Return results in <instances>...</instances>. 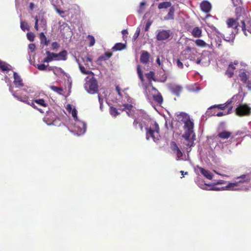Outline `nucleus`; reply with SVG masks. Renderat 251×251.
<instances>
[{
  "label": "nucleus",
  "mask_w": 251,
  "mask_h": 251,
  "mask_svg": "<svg viewBox=\"0 0 251 251\" xmlns=\"http://www.w3.org/2000/svg\"><path fill=\"white\" fill-rule=\"evenodd\" d=\"M236 14L237 18L236 20L233 19H230L227 21V24L228 28L231 27L236 29L238 26L240 27L241 24L240 20L242 19V15H238V13L237 14L236 13Z\"/></svg>",
  "instance_id": "13"
},
{
  "label": "nucleus",
  "mask_w": 251,
  "mask_h": 251,
  "mask_svg": "<svg viewBox=\"0 0 251 251\" xmlns=\"http://www.w3.org/2000/svg\"><path fill=\"white\" fill-rule=\"evenodd\" d=\"M29 7L31 10H32L34 8V4L33 3H30Z\"/></svg>",
  "instance_id": "64"
},
{
  "label": "nucleus",
  "mask_w": 251,
  "mask_h": 251,
  "mask_svg": "<svg viewBox=\"0 0 251 251\" xmlns=\"http://www.w3.org/2000/svg\"><path fill=\"white\" fill-rule=\"evenodd\" d=\"M50 89L54 92H57V93L61 94L63 89L60 87H58L54 86H51L50 87Z\"/></svg>",
  "instance_id": "39"
},
{
  "label": "nucleus",
  "mask_w": 251,
  "mask_h": 251,
  "mask_svg": "<svg viewBox=\"0 0 251 251\" xmlns=\"http://www.w3.org/2000/svg\"><path fill=\"white\" fill-rule=\"evenodd\" d=\"M226 183V181H224V180H219L216 184H225Z\"/></svg>",
  "instance_id": "63"
},
{
  "label": "nucleus",
  "mask_w": 251,
  "mask_h": 251,
  "mask_svg": "<svg viewBox=\"0 0 251 251\" xmlns=\"http://www.w3.org/2000/svg\"><path fill=\"white\" fill-rule=\"evenodd\" d=\"M28 49L31 52H33L35 49V45L34 44H30L28 45Z\"/></svg>",
  "instance_id": "55"
},
{
  "label": "nucleus",
  "mask_w": 251,
  "mask_h": 251,
  "mask_svg": "<svg viewBox=\"0 0 251 251\" xmlns=\"http://www.w3.org/2000/svg\"><path fill=\"white\" fill-rule=\"evenodd\" d=\"M201 173L207 178L211 179L213 177L212 174L208 171L206 170L203 168H200Z\"/></svg>",
  "instance_id": "25"
},
{
  "label": "nucleus",
  "mask_w": 251,
  "mask_h": 251,
  "mask_svg": "<svg viewBox=\"0 0 251 251\" xmlns=\"http://www.w3.org/2000/svg\"><path fill=\"white\" fill-rule=\"evenodd\" d=\"M88 39L90 41L89 46H93L95 43V40L94 37L92 36H91V35H89L88 36Z\"/></svg>",
  "instance_id": "45"
},
{
  "label": "nucleus",
  "mask_w": 251,
  "mask_h": 251,
  "mask_svg": "<svg viewBox=\"0 0 251 251\" xmlns=\"http://www.w3.org/2000/svg\"><path fill=\"white\" fill-rule=\"evenodd\" d=\"M40 38L42 43H44L46 45H48L46 37L43 32L40 34Z\"/></svg>",
  "instance_id": "38"
},
{
  "label": "nucleus",
  "mask_w": 251,
  "mask_h": 251,
  "mask_svg": "<svg viewBox=\"0 0 251 251\" xmlns=\"http://www.w3.org/2000/svg\"><path fill=\"white\" fill-rule=\"evenodd\" d=\"M48 66V65H46L44 64H38L37 65V68L39 70H41V71H45L46 70L47 67Z\"/></svg>",
  "instance_id": "44"
},
{
  "label": "nucleus",
  "mask_w": 251,
  "mask_h": 251,
  "mask_svg": "<svg viewBox=\"0 0 251 251\" xmlns=\"http://www.w3.org/2000/svg\"><path fill=\"white\" fill-rule=\"evenodd\" d=\"M27 38L30 41H33L34 39L35 35L33 33L28 32L27 33Z\"/></svg>",
  "instance_id": "46"
},
{
  "label": "nucleus",
  "mask_w": 251,
  "mask_h": 251,
  "mask_svg": "<svg viewBox=\"0 0 251 251\" xmlns=\"http://www.w3.org/2000/svg\"><path fill=\"white\" fill-rule=\"evenodd\" d=\"M231 100L227 101L226 103L225 104H220V105H218L217 106H214V107H218L220 109H224L226 107V105L229 104L231 103Z\"/></svg>",
  "instance_id": "49"
},
{
  "label": "nucleus",
  "mask_w": 251,
  "mask_h": 251,
  "mask_svg": "<svg viewBox=\"0 0 251 251\" xmlns=\"http://www.w3.org/2000/svg\"><path fill=\"white\" fill-rule=\"evenodd\" d=\"M240 64L238 63L234 62V64H230L226 72V74L229 77H231L234 74V70L237 72Z\"/></svg>",
  "instance_id": "15"
},
{
  "label": "nucleus",
  "mask_w": 251,
  "mask_h": 251,
  "mask_svg": "<svg viewBox=\"0 0 251 251\" xmlns=\"http://www.w3.org/2000/svg\"><path fill=\"white\" fill-rule=\"evenodd\" d=\"M150 54L147 51H143L141 54L140 60L143 63H147L149 61Z\"/></svg>",
  "instance_id": "22"
},
{
  "label": "nucleus",
  "mask_w": 251,
  "mask_h": 251,
  "mask_svg": "<svg viewBox=\"0 0 251 251\" xmlns=\"http://www.w3.org/2000/svg\"><path fill=\"white\" fill-rule=\"evenodd\" d=\"M171 147L174 152H175L177 150H179V148H178L176 144L174 142H172L171 143Z\"/></svg>",
  "instance_id": "51"
},
{
  "label": "nucleus",
  "mask_w": 251,
  "mask_h": 251,
  "mask_svg": "<svg viewBox=\"0 0 251 251\" xmlns=\"http://www.w3.org/2000/svg\"><path fill=\"white\" fill-rule=\"evenodd\" d=\"M139 124V128H140V129L141 130H142L143 129V126L142 125V124H141L140 123H139V121L137 120V119H136L135 120L134 123H133V125H134V126L136 127V128H137V125Z\"/></svg>",
  "instance_id": "48"
},
{
  "label": "nucleus",
  "mask_w": 251,
  "mask_h": 251,
  "mask_svg": "<svg viewBox=\"0 0 251 251\" xmlns=\"http://www.w3.org/2000/svg\"><path fill=\"white\" fill-rule=\"evenodd\" d=\"M236 113L238 116H248L251 113V108L247 104H240L236 109Z\"/></svg>",
  "instance_id": "12"
},
{
  "label": "nucleus",
  "mask_w": 251,
  "mask_h": 251,
  "mask_svg": "<svg viewBox=\"0 0 251 251\" xmlns=\"http://www.w3.org/2000/svg\"><path fill=\"white\" fill-rule=\"evenodd\" d=\"M56 60H66L67 59V52L66 50H63L59 53H55Z\"/></svg>",
  "instance_id": "21"
},
{
  "label": "nucleus",
  "mask_w": 251,
  "mask_h": 251,
  "mask_svg": "<svg viewBox=\"0 0 251 251\" xmlns=\"http://www.w3.org/2000/svg\"><path fill=\"white\" fill-rule=\"evenodd\" d=\"M156 39L158 41L167 40L170 36L169 30H158L156 32Z\"/></svg>",
  "instance_id": "14"
},
{
  "label": "nucleus",
  "mask_w": 251,
  "mask_h": 251,
  "mask_svg": "<svg viewBox=\"0 0 251 251\" xmlns=\"http://www.w3.org/2000/svg\"><path fill=\"white\" fill-rule=\"evenodd\" d=\"M146 75L150 81H151V80H155L154 73L153 72L151 71L149 73L147 74Z\"/></svg>",
  "instance_id": "37"
},
{
  "label": "nucleus",
  "mask_w": 251,
  "mask_h": 251,
  "mask_svg": "<svg viewBox=\"0 0 251 251\" xmlns=\"http://www.w3.org/2000/svg\"><path fill=\"white\" fill-rule=\"evenodd\" d=\"M240 180L234 182H229L225 186V190L229 191H247L248 188L241 185L244 183H248L251 179V177L248 175H244L238 177Z\"/></svg>",
  "instance_id": "3"
},
{
  "label": "nucleus",
  "mask_w": 251,
  "mask_h": 251,
  "mask_svg": "<svg viewBox=\"0 0 251 251\" xmlns=\"http://www.w3.org/2000/svg\"><path fill=\"white\" fill-rule=\"evenodd\" d=\"M242 30L246 36H248L247 31L251 33V20L247 17L246 14H242V19L240 20Z\"/></svg>",
  "instance_id": "9"
},
{
  "label": "nucleus",
  "mask_w": 251,
  "mask_h": 251,
  "mask_svg": "<svg viewBox=\"0 0 251 251\" xmlns=\"http://www.w3.org/2000/svg\"><path fill=\"white\" fill-rule=\"evenodd\" d=\"M134 104L133 100L125 94V99L122 100V104L120 107L122 110L126 111L129 116L135 118L134 115L135 110L133 105Z\"/></svg>",
  "instance_id": "5"
},
{
  "label": "nucleus",
  "mask_w": 251,
  "mask_h": 251,
  "mask_svg": "<svg viewBox=\"0 0 251 251\" xmlns=\"http://www.w3.org/2000/svg\"><path fill=\"white\" fill-rule=\"evenodd\" d=\"M67 112L71 114L73 119V122L72 123V129L77 135H80L84 134L86 129V124L79 120L77 117V111L75 106L70 104H68L66 106Z\"/></svg>",
  "instance_id": "2"
},
{
  "label": "nucleus",
  "mask_w": 251,
  "mask_h": 251,
  "mask_svg": "<svg viewBox=\"0 0 251 251\" xmlns=\"http://www.w3.org/2000/svg\"><path fill=\"white\" fill-rule=\"evenodd\" d=\"M44 121L48 125H60V123L58 119L56 118L54 114L52 112H48L44 118Z\"/></svg>",
  "instance_id": "11"
},
{
  "label": "nucleus",
  "mask_w": 251,
  "mask_h": 251,
  "mask_svg": "<svg viewBox=\"0 0 251 251\" xmlns=\"http://www.w3.org/2000/svg\"><path fill=\"white\" fill-rule=\"evenodd\" d=\"M47 56L44 58L43 62L44 63H49L53 60H56L55 56H56L55 53L50 52L49 51L46 52Z\"/></svg>",
  "instance_id": "19"
},
{
  "label": "nucleus",
  "mask_w": 251,
  "mask_h": 251,
  "mask_svg": "<svg viewBox=\"0 0 251 251\" xmlns=\"http://www.w3.org/2000/svg\"><path fill=\"white\" fill-rule=\"evenodd\" d=\"M186 51L189 52H192V51H194L196 53H197V51H196V50L194 48H191V47H187L186 48Z\"/></svg>",
  "instance_id": "56"
},
{
  "label": "nucleus",
  "mask_w": 251,
  "mask_h": 251,
  "mask_svg": "<svg viewBox=\"0 0 251 251\" xmlns=\"http://www.w3.org/2000/svg\"><path fill=\"white\" fill-rule=\"evenodd\" d=\"M35 28L37 30H39V26H38V22H39V20L38 19H37V17H36L35 18Z\"/></svg>",
  "instance_id": "57"
},
{
  "label": "nucleus",
  "mask_w": 251,
  "mask_h": 251,
  "mask_svg": "<svg viewBox=\"0 0 251 251\" xmlns=\"http://www.w3.org/2000/svg\"><path fill=\"white\" fill-rule=\"evenodd\" d=\"M116 90L117 92H118V94L119 95V96H121L122 94H121V93L120 92V87L118 86H116Z\"/></svg>",
  "instance_id": "62"
},
{
  "label": "nucleus",
  "mask_w": 251,
  "mask_h": 251,
  "mask_svg": "<svg viewBox=\"0 0 251 251\" xmlns=\"http://www.w3.org/2000/svg\"><path fill=\"white\" fill-rule=\"evenodd\" d=\"M106 95L105 92H103L102 94L99 93L98 95L99 101L100 104V108L102 109V104L103 102L104 99L106 97Z\"/></svg>",
  "instance_id": "30"
},
{
  "label": "nucleus",
  "mask_w": 251,
  "mask_h": 251,
  "mask_svg": "<svg viewBox=\"0 0 251 251\" xmlns=\"http://www.w3.org/2000/svg\"><path fill=\"white\" fill-rule=\"evenodd\" d=\"M167 79V76L165 74H164L160 78V81L161 82H164L166 81Z\"/></svg>",
  "instance_id": "61"
},
{
  "label": "nucleus",
  "mask_w": 251,
  "mask_h": 251,
  "mask_svg": "<svg viewBox=\"0 0 251 251\" xmlns=\"http://www.w3.org/2000/svg\"><path fill=\"white\" fill-rule=\"evenodd\" d=\"M140 32V28L139 27H138L137 28V29L136 30V32H135V33H134V34L133 35V39L134 40H136V39L138 38V37L139 35Z\"/></svg>",
  "instance_id": "47"
},
{
  "label": "nucleus",
  "mask_w": 251,
  "mask_h": 251,
  "mask_svg": "<svg viewBox=\"0 0 251 251\" xmlns=\"http://www.w3.org/2000/svg\"><path fill=\"white\" fill-rule=\"evenodd\" d=\"M159 128L158 124L155 122H151V124L149 128H146V139L148 140L152 139L156 142L160 138Z\"/></svg>",
  "instance_id": "6"
},
{
  "label": "nucleus",
  "mask_w": 251,
  "mask_h": 251,
  "mask_svg": "<svg viewBox=\"0 0 251 251\" xmlns=\"http://www.w3.org/2000/svg\"><path fill=\"white\" fill-rule=\"evenodd\" d=\"M208 190L213 191H221L225 190V187H218L215 185L212 186Z\"/></svg>",
  "instance_id": "43"
},
{
  "label": "nucleus",
  "mask_w": 251,
  "mask_h": 251,
  "mask_svg": "<svg viewBox=\"0 0 251 251\" xmlns=\"http://www.w3.org/2000/svg\"><path fill=\"white\" fill-rule=\"evenodd\" d=\"M20 26H21V29L24 31L26 30H29V26H28V24L26 23H25L23 21H21Z\"/></svg>",
  "instance_id": "36"
},
{
  "label": "nucleus",
  "mask_w": 251,
  "mask_h": 251,
  "mask_svg": "<svg viewBox=\"0 0 251 251\" xmlns=\"http://www.w3.org/2000/svg\"><path fill=\"white\" fill-rule=\"evenodd\" d=\"M238 70L237 72H238V76L240 79V80L244 83L247 84L249 88H250L249 86V83L248 81V74L249 72H247L246 69V66L245 65H242L241 64H240Z\"/></svg>",
  "instance_id": "10"
},
{
  "label": "nucleus",
  "mask_w": 251,
  "mask_h": 251,
  "mask_svg": "<svg viewBox=\"0 0 251 251\" xmlns=\"http://www.w3.org/2000/svg\"><path fill=\"white\" fill-rule=\"evenodd\" d=\"M51 47L53 49H56L59 47V45L57 42H53L51 44Z\"/></svg>",
  "instance_id": "58"
},
{
  "label": "nucleus",
  "mask_w": 251,
  "mask_h": 251,
  "mask_svg": "<svg viewBox=\"0 0 251 251\" xmlns=\"http://www.w3.org/2000/svg\"><path fill=\"white\" fill-rule=\"evenodd\" d=\"M46 22L44 19H41L40 21V25H41V27L44 29L46 28Z\"/></svg>",
  "instance_id": "52"
},
{
  "label": "nucleus",
  "mask_w": 251,
  "mask_h": 251,
  "mask_svg": "<svg viewBox=\"0 0 251 251\" xmlns=\"http://www.w3.org/2000/svg\"><path fill=\"white\" fill-rule=\"evenodd\" d=\"M84 88L89 93L94 94L97 92L98 89V82L93 76H88L86 78Z\"/></svg>",
  "instance_id": "7"
},
{
  "label": "nucleus",
  "mask_w": 251,
  "mask_h": 251,
  "mask_svg": "<svg viewBox=\"0 0 251 251\" xmlns=\"http://www.w3.org/2000/svg\"><path fill=\"white\" fill-rule=\"evenodd\" d=\"M171 6V3L168 1L161 2L158 4L159 9L167 8Z\"/></svg>",
  "instance_id": "31"
},
{
  "label": "nucleus",
  "mask_w": 251,
  "mask_h": 251,
  "mask_svg": "<svg viewBox=\"0 0 251 251\" xmlns=\"http://www.w3.org/2000/svg\"><path fill=\"white\" fill-rule=\"evenodd\" d=\"M49 71H53V73L55 75H56L57 73H63V70L60 68L54 67H50L48 68Z\"/></svg>",
  "instance_id": "33"
},
{
  "label": "nucleus",
  "mask_w": 251,
  "mask_h": 251,
  "mask_svg": "<svg viewBox=\"0 0 251 251\" xmlns=\"http://www.w3.org/2000/svg\"><path fill=\"white\" fill-rule=\"evenodd\" d=\"M177 120L179 122L184 124V133L183 137L189 141L187 146L191 147L193 145L195 135L193 132L194 123L190 119L189 116L184 112H180L177 114Z\"/></svg>",
  "instance_id": "1"
},
{
  "label": "nucleus",
  "mask_w": 251,
  "mask_h": 251,
  "mask_svg": "<svg viewBox=\"0 0 251 251\" xmlns=\"http://www.w3.org/2000/svg\"><path fill=\"white\" fill-rule=\"evenodd\" d=\"M234 6H239L236 9V13L237 14L239 12H242L240 5L241 3V0H231Z\"/></svg>",
  "instance_id": "28"
},
{
  "label": "nucleus",
  "mask_w": 251,
  "mask_h": 251,
  "mask_svg": "<svg viewBox=\"0 0 251 251\" xmlns=\"http://www.w3.org/2000/svg\"><path fill=\"white\" fill-rule=\"evenodd\" d=\"M13 77L14 78V84L16 87L19 88L24 86L23 79L17 73H14Z\"/></svg>",
  "instance_id": "17"
},
{
  "label": "nucleus",
  "mask_w": 251,
  "mask_h": 251,
  "mask_svg": "<svg viewBox=\"0 0 251 251\" xmlns=\"http://www.w3.org/2000/svg\"><path fill=\"white\" fill-rule=\"evenodd\" d=\"M234 34L233 33H232V34H230L229 37H226V39H225V40L226 41H229L230 40H232L234 39Z\"/></svg>",
  "instance_id": "59"
},
{
  "label": "nucleus",
  "mask_w": 251,
  "mask_h": 251,
  "mask_svg": "<svg viewBox=\"0 0 251 251\" xmlns=\"http://www.w3.org/2000/svg\"><path fill=\"white\" fill-rule=\"evenodd\" d=\"M82 60H83V61L84 62L85 65L87 67H89L88 66V62H91L92 61V58L90 56H86L84 58H83Z\"/></svg>",
  "instance_id": "40"
},
{
  "label": "nucleus",
  "mask_w": 251,
  "mask_h": 251,
  "mask_svg": "<svg viewBox=\"0 0 251 251\" xmlns=\"http://www.w3.org/2000/svg\"><path fill=\"white\" fill-rule=\"evenodd\" d=\"M9 91L12 93V95L16 98H17L18 100L27 103V104L31 106L34 108L38 109L40 112L43 113V112L42 110L38 108L37 106L35 105V103L38 104L39 106H43V107H46L47 104L46 102L45 101V100L42 99H36L34 100H32L31 101H29L27 100L26 97H21L19 96H18L16 93H15L13 89V87L12 86H10L9 88Z\"/></svg>",
  "instance_id": "4"
},
{
  "label": "nucleus",
  "mask_w": 251,
  "mask_h": 251,
  "mask_svg": "<svg viewBox=\"0 0 251 251\" xmlns=\"http://www.w3.org/2000/svg\"><path fill=\"white\" fill-rule=\"evenodd\" d=\"M201 10L205 12L208 13L211 10V4L207 1H203L201 2L200 5Z\"/></svg>",
  "instance_id": "18"
},
{
  "label": "nucleus",
  "mask_w": 251,
  "mask_h": 251,
  "mask_svg": "<svg viewBox=\"0 0 251 251\" xmlns=\"http://www.w3.org/2000/svg\"><path fill=\"white\" fill-rule=\"evenodd\" d=\"M151 22H148L146 25V27H145V31H148L151 26Z\"/></svg>",
  "instance_id": "60"
},
{
  "label": "nucleus",
  "mask_w": 251,
  "mask_h": 251,
  "mask_svg": "<svg viewBox=\"0 0 251 251\" xmlns=\"http://www.w3.org/2000/svg\"><path fill=\"white\" fill-rule=\"evenodd\" d=\"M195 43L197 46L200 47H205L207 44L202 40L197 39L195 41Z\"/></svg>",
  "instance_id": "32"
},
{
  "label": "nucleus",
  "mask_w": 251,
  "mask_h": 251,
  "mask_svg": "<svg viewBox=\"0 0 251 251\" xmlns=\"http://www.w3.org/2000/svg\"><path fill=\"white\" fill-rule=\"evenodd\" d=\"M197 54V52L196 53L194 51H192L189 55L188 58L191 61H195L196 60V56Z\"/></svg>",
  "instance_id": "42"
},
{
  "label": "nucleus",
  "mask_w": 251,
  "mask_h": 251,
  "mask_svg": "<svg viewBox=\"0 0 251 251\" xmlns=\"http://www.w3.org/2000/svg\"><path fill=\"white\" fill-rule=\"evenodd\" d=\"M137 73H138V75H139V78H140L142 82H143V81H144L143 76V75L142 74V72H141V69L140 66L139 65L137 66Z\"/></svg>",
  "instance_id": "41"
},
{
  "label": "nucleus",
  "mask_w": 251,
  "mask_h": 251,
  "mask_svg": "<svg viewBox=\"0 0 251 251\" xmlns=\"http://www.w3.org/2000/svg\"><path fill=\"white\" fill-rule=\"evenodd\" d=\"M175 12V8L173 7H171L170 9L168 14L164 17V20H172L174 19Z\"/></svg>",
  "instance_id": "23"
},
{
  "label": "nucleus",
  "mask_w": 251,
  "mask_h": 251,
  "mask_svg": "<svg viewBox=\"0 0 251 251\" xmlns=\"http://www.w3.org/2000/svg\"><path fill=\"white\" fill-rule=\"evenodd\" d=\"M231 135V133L226 131H224L220 132L218 136L222 138V139H227Z\"/></svg>",
  "instance_id": "27"
},
{
  "label": "nucleus",
  "mask_w": 251,
  "mask_h": 251,
  "mask_svg": "<svg viewBox=\"0 0 251 251\" xmlns=\"http://www.w3.org/2000/svg\"><path fill=\"white\" fill-rule=\"evenodd\" d=\"M175 153L177 156V159H179L182 156V152L179 150V149L177 150Z\"/></svg>",
  "instance_id": "53"
},
{
  "label": "nucleus",
  "mask_w": 251,
  "mask_h": 251,
  "mask_svg": "<svg viewBox=\"0 0 251 251\" xmlns=\"http://www.w3.org/2000/svg\"><path fill=\"white\" fill-rule=\"evenodd\" d=\"M76 61L77 62L78 64V66H79V70L80 71V72L83 74H85V75H88V74H91L92 75H93V73L89 71L88 70H87V68H85L84 66H83L82 65H81L79 62H78V61L77 59H76Z\"/></svg>",
  "instance_id": "24"
},
{
  "label": "nucleus",
  "mask_w": 251,
  "mask_h": 251,
  "mask_svg": "<svg viewBox=\"0 0 251 251\" xmlns=\"http://www.w3.org/2000/svg\"><path fill=\"white\" fill-rule=\"evenodd\" d=\"M176 65H177V66L180 69H182L183 67V63L180 61L179 59L177 60Z\"/></svg>",
  "instance_id": "54"
},
{
  "label": "nucleus",
  "mask_w": 251,
  "mask_h": 251,
  "mask_svg": "<svg viewBox=\"0 0 251 251\" xmlns=\"http://www.w3.org/2000/svg\"><path fill=\"white\" fill-rule=\"evenodd\" d=\"M126 45L123 43H119L115 44L113 49L115 50H121L126 48Z\"/></svg>",
  "instance_id": "29"
},
{
  "label": "nucleus",
  "mask_w": 251,
  "mask_h": 251,
  "mask_svg": "<svg viewBox=\"0 0 251 251\" xmlns=\"http://www.w3.org/2000/svg\"><path fill=\"white\" fill-rule=\"evenodd\" d=\"M167 59L163 54L158 55L157 57L156 62V64L164 71V64L167 63Z\"/></svg>",
  "instance_id": "16"
},
{
  "label": "nucleus",
  "mask_w": 251,
  "mask_h": 251,
  "mask_svg": "<svg viewBox=\"0 0 251 251\" xmlns=\"http://www.w3.org/2000/svg\"><path fill=\"white\" fill-rule=\"evenodd\" d=\"M109 112L110 114L113 117H116V116L120 114L119 112L118 111V110L116 108L112 106L110 108Z\"/></svg>",
  "instance_id": "34"
},
{
  "label": "nucleus",
  "mask_w": 251,
  "mask_h": 251,
  "mask_svg": "<svg viewBox=\"0 0 251 251\" xmlns=\"http://www.w3.org/2000/svg\"><path fill=\"white\" fill-rule=\"evenodd\" d=\"M10 66L6 64L5 62H3L0 61V68L3 71H7L10 70Z\"/></svg>",
  "instance_id": "35"
},
{
  "label": "nucleus",
  "mask_w": 251,
  "mask_h": 251,
  "mask_svg": "<svg viewBox=\"0 0 251 251\" xmlns=\"http://www.w3.org/2000/svg\"><path fill=\"white\" fill-rule=\"evenodd\" d=\"M182 88L181 86L178 85H173L171 87L172 92L177 96H179L181 92Z\"/></svg>",
  "instance_id": "20"
},
{
  "label": "nucleus",
  "mask_w": 251,
  "mask_h": 251,
  "mask_svg": "<svg viewBox=\"0 0 251 251\" xmlns=\"http://www.w3.org/2000/svg\"><path fill=\"white\" fill-rule=\"evenodd\" d=\"M231 109H232V107H230L228 110V112L226 113H224L223 112H218L217 114H216V116H218V117H221V116H222L223 115H225L226 114H229L230 113V111H231Z\"/></svg>",
  "instance_id": "50"
},
{
  "label": "nucleus",
  "mask_w": 251,
  "mask_h": 251,
  "mask_svg": "<svg viewBox=\"0 0 251 251\" xmlns=\"http://www.w3.org/2000/svg\"><path fill=\"white\" fill-rule=\"evenodd\" d=\"M145 91L148 99L152 97L154 100L159 103H161L163 101L161 95L158 93L156 89L151 85L146 86L145 87Z\"/></svg>",
  "instance_id": "8"
},
{
  "label": "nucleus",
  "mask_w": 251,
  "mask_h": 251,
  "mask_svg": "<svg viewBox=\"0 0 251 251\" xmlns=\"http://www.w3.org/2000/svg\"><path fill=\"white\" fill-rule=\"evenodd\" d=\"M192 34L196 38L200 37L201 35V30L200 28L196 27L192 30Z\"/></svg>",
  "instance_id": "26"
}]
</instances>
